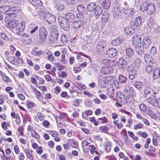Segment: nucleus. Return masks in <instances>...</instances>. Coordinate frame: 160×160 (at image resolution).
I'll use <instances>...</instances> for the list:
<instances>
[{
  "instance_id": "f257e3e1",
  "label": "nucleus",
  "mask_w": 160,
  "mask_h": 160,
  "mask_svg": "<svg viewBox=\"0 0 160 160\" xmlns=\"http://www.w3.org/2000/svg\"><path fill=\"white\" fill-rule=\"evenodd\" d=\"M122 11L124 14V16L125 19L128 21H131L132 20L135 16V12L133 8H123Z\"/></svg>"
},
{
  "instance_id": "f03ea898",
  "label": "nucleus",
  "mask_w": 160,
  "mask_h": 160,
  "mask_svg": "<svg viewBox=\"0 0 160 160\" xmlns=\"http://www.w3.org/2000/svg\"><path fill=\"white\" fill-rule=\"evenodd\" d=\"M58 32L55 29L52 28L51 31V34L50 38V40L53 43H56L57 44H59V45H61L60 41H58Z\"/></svg>"
},
{
  "instance_id": "7ed1b4c3",
  "label": "nucleus",
  "mask_w": 160,
  "mask_h": 160,
  "mask_svg": "<svg viewBox=\"0 0 160 160\" xmlns=\"http://www.w3.org/2000/svg\"><path fill=\"white\" fill-rule=\"evenodd\" d=\"M58 21L59 24L63 29L66 31L69 30V24L65 18L62 16H59Z\"/></svg>"
},
{
  "instance_id": "20e7f679",
  "label": "nucleus",
  "mask_w": 160,
  "mask_h": 160,
  "mask_svg": "<svg viewBox=\"0 0 160 160\" xmlns=\"http://www.w3.org/2000/svg\"><path fill=\"white\" fill-rule=\"evenodd\" d=\"M133 66H130L128 68V71L129 72V78L132 80L137 76V68H134Z\"/></svg>"
},
{
  "instance_id": "39448f33",
  "label": "nucleus",
  "mask_w": 160,
  "mask_h": 160,
  "mask_svg": "<svg viewBox=\"0 0 160 160\" xmlns=\"http://www.w3.org/2000/svg\"><path fill=\"white\" fill-rule=\"evenodd\" d=\"M44 20L50 24L53 23L56 19L53 15L49 13H46L44 16Z\"/></svg>"
},
{
  "instance_id": "423d86ee",
  "label": "nucleus",
  "mask_w": 160,
  "mask_h": 160,
  "mask_svg": "<svg viewBox=\"0 0 160 160\" xmlns=\"http://www.w3.org/2000/svg\"><path fill=\"white\" fill-rule=\"evenodd\" d=\"M47 35L46 29L43 26L41 27L39 29V38L44 41L46 38Z\"/></svg>"
},
{
  "instance_id": "0eeeda50",
  "label": "nucleus",
  "mask_w": 160,
  "mask_h": 160,
  "mask_svg": "<svg viewBox=\"0 0 160 160\" xmlns=\"http://www.w3.org/2000/svg\"><path fill=\"white\" fill-rule=\"evenodd\" d=\"M112 76H107L103 78L100 82V86L103 88L106 87L109 84V82L111 83V80H112Z\"/></svg>"
},
{
  "instance_id": "6e6552de",
  "label": "nucleus",
  "mask_w": 160,
  "mask_h": 160,
  "mask_svg": "<svg viewBox=\"0 0 160 160\" xmlns=\"http://www.w3.org/2000/svg\"><path fill=\"white\" fill-rule=\"evenodd\" d=\"M146 100L147 102L152 105L154 106H156L157 101L158 99H157L156 96L154 95H151L148 97H147Z\"/></svg>"
},
{
  "instance_id": "1a4fd4ad",
  "label": "nucleus",
  "mask_w": 160,
  "mask_h": 160,
  "mask_svg": "<svg viewBox=\"0 0 160 160\" xmlns=\"http://www.w3.org/2000/svg\"><path fill=\"white\" fill-rule=\"evenodd\" d=\"M117 53V50L114 48H112L107 51L106 54L108 57L112 58L115 56Z\"/></svg>"
},
{
  "instance_id": "9d476101",
  "label": "nucleus",
  "mask_w": 160,
  "mask_h": 160,
  "mask_svg": "<svg viewBox=\"0 0 160 160\" xmlns=\"http://www.w3.org/2000/svg\"><path fill=\"white\" fill-rule=\"evenodd\" d=\"M106 42L103 40H100L96 46V48L98 52H101L103 50V49L106 46Z\"/></svg>"
},
{
  "instance_id": "9b49d317",
  "label": "nucleus",
  "mask_w": 160,
  "mask_h": 160,
  "mask_svg": "<svg viewBox=\"0 0 160 160\" xmlns=\"http://www.w3.org/2000/svg\"><path fill=\"white\" fill-rule=\"evenodd\" d=\"M85 24V22L83 21L79 20L75 22L72 23V26L73 27V28L75 30H77L79 28L83 26Z\"/></svg>"
},
{
  "instance_id": "f8f14e48",
  "label": "nucleus",
  "mask_w": 160,
  "mask_h": 160,
  "mask_svg": "<svg viewBox=\"0 0 160 160\" xmlns=\"http://www.w3.org/2000/svg\"><path fill=\"white\" fill-rule=\"evenodd\" d=\"M18 22L16 20H14L9 22L7 24V27H9L10 28H15L18 29L17 25Z\"/></svg>"
},
{
  "instance_id": "ddd939ff",
  "label": "nucleus",
  "mask_w": 160,
  "mask_h": 160,
  "mask_svg": "<svg viewBox=\"0 0 160 160\" xmlns=\"http://www.w3.org/2000/svg\"><path fill=\"white\" fill-rule=\"evenodd\" d=\"M53 4L55 8L59 11L62 10L64 9V5L61 3L58 0L54 1L53 2Z\"/></svg>"
},
{
  "instance_id": "4468645a",
  "label": "nucleus",
  "mask_w": 160,
  "mask_h": 160,
  "mask_svg": "<svg viewBox=\"0 0 160 160\" xmlns=\"http://www.w3.org/2000/svg\"><path fill=\"white\" fill-rule=\"evenodd\" d=\"M147 12L149 14H154L156 11V8L155 5L151 3H149V5L148 7Z\"/></svg>"
},
{
  "instance_id": "2eb2a0df",
  "label": "nucleus",
  "mask_w": 160,
  "mask_h": 160,
  "mask_svg": "<svg viewBox=\"0 0 160 160\" xmlns=\"http://www.w3.org/2000/svg\"><path fill=\"white\" fill-rule=\"evenodd\" d=\"M143 47L145 48H147L151 44V39L148 37H145L143 40Z\"/></svg>"
},
{
  "instance_id": "dca6fc26",
  "label": "nucleus",
  "mask_w": 160,
  "mask_h": 160,
  "mask_svg": "<svg viewBox=\"0 0 160 160\" xmlns=\"http://www.w3.org/2000/svg\"><path fill=\"white\" fill-rule=\"evenodd\" d=\"M14 7L10 8L6 12V15L8 16V17L11 18H15L16 17V14L15 13V11H14Z\"/></svg>"
},
{
  "instance_id": "f3484780",
  "label": "nucleus",
  "mask_w": 160,
  "mask_h": 160,
  "mask_svg": "<svg viewBox=\"0 0 160 160\" xmlns=\"http://www.w3.org/2000/svg\"><path fill=\"white\" fill-rule=\"evenodd\" d=\"M135 50L139 54H142L144 52V47L141 45H138L136 44L135 46Z\"/></svg>"
},
{
  "instance_id": "a211bd4d",
  "label": "nucleus",
  "mask_w": 160,
  "mask_h": 160,
  "mask_svg": "<svg viewBox=\"0 0 160 160\" xmlns=\"http://www.w3.org/2000/svg\"><path fill=\"white\" fill-rule=\"evenodd\" d=\"M115 16L118 18H120L122 16L121 9L119 7L114 8L113 10Z\"/></svg>"
},
{
  "instance_id": "6ab92c4d",
  "label": "nucleus",
  "mask_w": 160,
  "mask_h": 160,
  "mask_svg": "<svg viewBox=\"0 0 160 160\" xmlns=\"http://www.w3.org/2000/svg\"><path fill=\"white\" fill-rule=\"evenodd\" d=\"M93 11L95 15L99 16L102 13V9L100 6L97 5Z\"/></svg>"
},
{
  "instance_id": "aec40b11",
  "label": "nucleus",
  "mask_w": 160,
  "mask_h": 160,
  "mask_svg": "<svg viewBox=\"0 0 160 160\" xmlns=\"http://www.w3.org/2000/svg\"><path fill=\"white\" fill-rule=\"evenodd\" d=\"M67 19L70 22L72 23L74 22L75 17V16L72 13H69L65 15Z\"/></svg>"
},
{
  "instance_id": "412c9836",
  "label": "nucleus",
  "mask_w": 160,
  "mask_h": 160,
  "mask_svg": "<svg viewBox=\"0 0 160 160\" xmlns=\"http://www.w3.org/2000/svg\"><path fill=\"white\" fill-rule=\"evenodd\" d=\"M97 6L95 2H91L87 5V9L89 12L93 11L96 6Z\"/></svg>"
},
{
  "instance_id": "4be33fe9",
  "label": "nucleus",
  "mask_w": 160,
  "mask_h": 160,
  "mask_svg": "<svg viewBox=\"0 0 160 160\" xmlns=\"http://www.w3.org/2000/svg\"><path fill=\"white\" fill-rule=\"evenodd\" d=\"M141 36L139 34H136L134 35L132 38V41L133 42H134L133 44H136L137 43L139 44L141 43Z\"/></svg>"
},
{
  "instance_id": "5701e85b",
  "label": "nucleus",
  "mask_w": 160,
  "mask_h": 160,
  "mask_svg": "<svg viewBox=\"0 0 160 160\" xmlns=\"http://www.w3.org/2000/svg\"><path fill=\"white\" fill-rule=\"evenodd\" d=\"M111 0H104L101 3L102 6L104 9H108L111 5Z\"/></svg>"
},
{
  "instance_id": "b1692460",
  "label": "nucleus",
  "mask_w": 160,
  "mask_h": 160,
  "mask_svg": "<svg viewBox=\"0 0 160 160\" xmlns=\"http://www.w3.org/2000/svg\"><path fill=\"white\" fill-rule=\"evenodd\" d=\"M122 41V39L120 38H118L116 39L112 40L111 43L113 46H115L120 45Z\"/></svg>"
},
{
  "instance_id": "393cba45",
  "label": "nucleus",
  "mask_w": 160,
  "mask_h": 160,
  "mask_svg": "<svg viewBox=\"0 0 160 160\" xmlns=\"http://www.w3.org/2000/svg\"><path fill=\"white\" fill-rule=\"evenodd\" d=\"M153 74V78L154 79H156L158 78L160 74V70L158 68H154Z\"/></svg>"
},
{
  "instance_id": "a878e982",
  "label": "nucleus",
  "mask_w": 160,
  "mask_h": 160,
  "mask_svg": "<svg viewBox=\"0 0 160 160\" xmlns=\"http://www.w3.org/2000/svg\"><path fill=\"white\" fill-rule=\"evenodd\" d=\"M18 29H16L18 31L22 32L25 28V23L24 21L21 22L18 25Z\"/></svg>"
},
{
  "instance_id": "bb28decb",
  "label": "nucleus",
  "mask_w": 160,
  "mask_h": 160,
  "mask_svg": "<svg viewBox=\"0 0 160 160\" xmlns=\"http://www.w3.org/2000/svg\"><path fill=\"white\" fill-rule=\"evenodd\" d=\"M124 30L125 33L127 35H131L134 33V30L131 27H126L124 28Z\"/></svg>"
},
{
  "instance_id": "cd10ccee",
  "label": "nucleus",
  "mask_w": 160,
  "mask_h": 160,
  "mask_svg": "<svg viewBox=\"0 0 160 160\" xmlns=\"http://www.w3.org/2000/svg\"><path fill=\"white\" fill-rule=\"evenodd\" d=\"M10 8V6L7 5H5L0 7V12L4 13L7 12Z\"/></svg>"
},
{
  "instance_id": "c85d7f7f",
  "label": "nucleus",
  "mask_w": 160,
  "mask_h": 160,
  "mask_svg": "<svg viewBox=\"0 0 160 160\" xmlns=\"http://www.w3.org/2000/svg\"><path fill=\"white\" fill-rule=\"evenodd\" d=\"M149 3L144 2L140 6V10L142 12H145L148 10Z\"/></svg>"
},
{
  "instance_id": "c756f323",
  "label": "nucleus",
  "mask_w": 160,
  "mask_h": 160,
  "mask_svg": "<svg viewBox=\"0 0 160 160\" xmlns=\"http://www.w3.org/2000/svg\"><path fill=\"white\" fill-rule=\"evenodd\" d=\"M133 86L138 89L140 90L142 88L143 85L142 82L137 81L134 83Z\"/></svg>"
},
{
  "instance_id": "7c9ffc66",
  "label": "nucleus",
  "mask_w": 160,
  "mask_h": 160,
  "mask_svg": "<svg viewBox=\"0 0 160 160\" xmlns=\"http://www.w3.org/2000/svg\"><path fill=\"white\" fill-rule=\"evenodd\" d=\"M107 95L110 98L113 97L115 95L114 89L112 87L107 88Z\"/></svg>"
},
{
  "instance_id": "2f4dec72",
  "label": "nucleus",
  "mask_w": 160,
  "mask_h": 160,
  "mask_svg": "<svg viewBox=\"0 0 160 160\" xmlns=\"http://www.w3.org/2000/svg\"><path fill=\"white\" fill-rule=\"evenodd\" d=\"M29 1L31 4L35 6L38 7L42 5L40 0H29Z\"/></svg>"
},
{
  "instance_id": "473e14b6",
  "label": "nucleus",
  "mask_w": 160,
  "mask_h": 160,
  "mask_svg": "<svg viewBox=\"0 0 160 160\" xmlns=\"http://www.w3.org/2000/svg\"><path fill=\"white\" fill-rule=\"evenodd\" d=\"M109 17V13L107 12H105L102 15V20L103 22H106L108 21Z\"/></svg>"
},
{
  "instance_id": "72a5a7b5",
  "label": "nucleus",
  "mask_w": 160,
  "mask_h": 160,
  "mask_svg": "<svg viewBox=\"0 0 160 160\" xmlns=\"http://www.w3.org/2000/svg\"><path fill=\"white\" fill-rule=\"evenodd\" d=\"M152 63H150L149 64L147 65L145 67V69L146 72L148 73H150L152 72L154 66L153 65H151Z\"/></svg>"
},
{
  "instance_id": "f704fd0d",
  "label": "nucleus",
  "mask_w": 160,
  "mask_h": 160,
  "mask_svg": "<svg viewBox=\"0 0 160 160\" xmlns=\"http://www.w3.org/2000/svg\"><path fill=\"white\" fill-rule=\"evenodd\" d=\"M118 81L121 83H123L127 81V78L124 76L120 75L118 77Z\"/></svg>"
},
{
  "instance_id": "c9c22d12",
  "label": "nucleus",
  "mask_w": 160,
  "mask_h": 160,
  "mask_svg": "<svg viewBox=\"0 0 160 160\" xmlns=\"http://www.w3.org/2000/svg\"><path fill=\"white\" fill-rule=\"evenodd\" d=\"M68 40V38L64 34H62L61 37V40L60 42L61 44V43H64L67 42Z\"/></svg>"
},
{
  "instance_id": "e433bc0d",
  "label": "nucleus",
  "mask_w": 160,
  "mask_h": 160,
  "mask_svg": "<svg viewBox=\"0 0 160 160\" xmlns=\"http://www.w3.org/2000/svg\"><path fill=\"white\" fill-rule=\"evenodd\" d=\"M144 58L146 62L147 63L150 62V63H153V62H152L151 60L152 59L151 57L148 54H145L144 56Z\"/></svg>"
},
{
  "instance_id": "4c0bfd02",
  "label": "nucleus",
  "mask_w": 160,
  "mask_h": 160,
  "mask_svg": "<svg viewBox=\"0 0 160 160\" xmlns=\"http://www.w3.org/2000/svg\"><path fill=\"white\" fill-rule=\"evenodd\" d=\"M140 65V60L139 59H137L135 61L134 63L132 64L131 66H133L134 68H137V70H138V67Z\"/></svg>"
},
{
  "instance_id": "58836bf2",
  "label": "nucleus",
  "mask_w": 160,
  "mask_h": 160,
  "mask_svg": "<svg viewBox=\"0 0 160 160\" xmlns=\"http://www.w3.org/2000/svg\"><path fill=\"white\" fill-rule=\"evenodd\" d=\"M126 53L128 57H131L133 56V52L131 48H129L126 50Z\"/></svg>"
},
{
  "instance_id": "ea45409f",
  "label": "nucleus",
  "mask_w": 160,
  "mask_h": 160,
  "mask_svg": "<svg viewBox=\"0 0 160 160\" xmlns=\"http://www.w3.org/2000/svg\"><path fill=\"white\" fill-rule=\"evenodd\" d=\"M119 63L122 65V67L125 68L126 66L127 62V61L124 60V59L123 58H121L119 59Z\"/></svg>"
},
{
  "instance_id": "a19ab883",
  "label": "nucleus",
  "mask_w": 160,
  "mask_h": 160,
  "mask_svg": "<svg viewBox=\"0 0 160 160\" xmlns=\"http://www.w3.org/2000/svg\"><path fill=\"white\" fill-rule=\"evenodd\" d=\"M31 133L32 136L36 139H38L39 138L40 136L39 134L35 130L32 132Z\"/></svg>"
},
{
  "instance_id": "79ce46f5",
  "label": "nucleus",
  "mask_w": 160,
  "mask_h": 160,
  "mask_svg": "<svg viewBox=\"0 0 160 160\" xmlns=\"http://www.w3.org/2000/svg\"><path fill=\"white\" fill-rule=\"evenodd\" d=\"M134 20L136 21L137 25L139 26L141 24L142 21V19L141 17L139 16L135 18Z\"/></svg>"
},
{
  "instance_id": "37998d69",
  "label": "nucleus",
  "mask_w": 160,
  "mask_h": 160,
  "mask_svg": "<svg viewBox=\"0 0 160 160\" xmlns=\"http://www.w3.org/2000/svg\"><path fill=\"white\" fill-rule=\"evenodd\" d=\"M139 108L140 110L142 112H145L146 111L147 106L144 103L140 104Z\"/></svg>"
},
{
  "instance_id": "c03bdc74",
  "label": "nucleus",
  "mask_w": 160,
  "mask_h": 160,
  "mask_svg": "<svg viewBox=\"0 0 160 160\" xmlns=\"http://www.w3.org/2000/svg\"><path fill=\"white\" fill-rule=\"evenodd\" d=\"M128 133L130 137L132 138L134 140L137 141L138 140V138L137 137L135 136L133 133L132 132L128 131Z\"/></svg>"
},
{
  "instance_id": "a18cd8bd",
  "label": "nucleus",
  "mask_w": 160,
  "mask_h": 160,
  "mask_svg": "<svg viewBox=\"0 0 160 160\" xmlns=\"http://www.w3.org/2000/svg\"><path fill=\"white\" fill-rule=\"evenodd\" d=\"M24 152L28 156V158L30 159H32L33 157L32 156V154L30 153L29 149H26L24 150Z\"/></svg>"
},
{
  "instance_id": "49530a36",
  "label": "nucleus",
  "mask_w": 160,
  "mask_h": 160,
  "mask_svg": "<svg viewBox=\"0 0 160 160\" xmlns=\"http://www.w3.org/2000/svg\"><path fill=\"white\" fill-rule=\"evenodd\" d=\"M34 92L37 98L39 99L41 98V94L39 91L36 89H35L34 90Z\"/></svg>"
},
{
  "instance_id": "de8ad7c7",
  "label": "nucleus",
  "mask_w": 160,
  "mask_h": 160,
  "mask_svg": "<svg viewBox=\"0 0 160 160\" xmlns=\"http://www.w3.org/2000/svg\"><path fill=\"white\" fill-rule=\"evenodd\" d=\"M151 90L152 91V89L149 87H146L145 88L144 92L145 94L150 93Z\"/></svg>"
},
{
  "instance_id": "09e8293b",
  "label": "nucleus",
  "mask_w": 160,
  "mask_h": 160,
  "mask_svg": "<svg viewBox=\"0 0 160 160\" xmlns=\"http://www.w3.org/2000/svg\"><path fill=\"white\" fill-rule=\"evenodd\" d=\"M137 134H139L140 136L142 137L145 138H146L148 136V135L147 133L145 132H141V131H139L137 132Z\"/></svg>"
},
{
  "instance_id": "8fccbe9b",
  "label": "nucleus",
  "mask_w": 160,
  "mask_h": 160,
  "mask_svg": "<svg viewBox=\"0 0 160 160\" xmlns=\"http://www.w3.org/2000/svg\"><path fill=\"white\" fill-rule=\"evenodd\" d=\"M130 25L131 26V27L134 30L135 29L136 27L138 26V25H137L136 22V21H135L134 20L131 22Z\"/></svg>"
},
{
  "instance_id": "3c124183",
  "label": "nucleus",
  "mask_w": 160,
  "mask_h": 160,
  "mask_svg": "<svg viewBox=\"0 0 160 160\" xmlns=\"http://www.w3.org/2000/svg\"><path fill=\"white\" fill-rule=\"evenodd\" d=\"M49 133L53 137H56V136L59 135L58 133L57 132L54 131H49Z\"/></svg>"
},
{
  "instance_id": "603ef678",
  "label": "nucleus",
  "mask_w": 160,
  "mask_h": 160,
  "mask_svg": "<svg viewBox=\"0 0 160 160\" xmlns=\"http://www.w3.org/2000/svg\"><path fill=\"white\" fill-rule=\"evenodd\" d=\"M156 48L155 47H152L151 49L150 52L151 54L155 55L156 53Z\"/></svg>"
},
{
  "instance_id": "864d4df0",
  "label": "nucleus",
  "mask_w": 160,
  "mask_h": 160,
  "mask_svg": "<svg viewBox=\"0 0 160 160\" xmlns=\"http://www.w3.org/2000/svg\"><path fill=\"white\" fill-rule=\"evenodd\" d=\"M143 125L142 123H138L137 124L135 125L134 127V129L135 130H137L141 128H142Z\"/></svg>"
},
{
  "instance_id": "5fc2aeb1",
  "label": "nucleus",
  "mask_w": 160,
  "mask_h": 160,
  "mask_svg": "<svg viewBox=\"0 0 160 160\" xmlns=\"http://www.w3.org/2000/svg\"><path fill=\"white\" fill-rule=\"evenodd\" d=\"M37 114L38 116V117L39 120L41 121H42L43 120H44V116H43L42 113L39 112H38L37 113Z\"/></svg>"
},
{
  "instance_id": "6e6d98bb",
  "label": "nucleus",
  "mask_w": 160,
  "mask_h": 160,
  "mask_svg": "<svg viewBox=\"0 0 160 160\" xmlns=\"http://www.w3.org/2000/svg\"><path fill=\"white\" fill-rule=\"evenodd\" d=\"M121 134L122 135L123 138L124 140H125L126 142L127 141V139L128 138V136L127 135V134L126 132H125L124 131H122L121 132Z\"/></svg>"
},
{
  "instance_id": "4d7b16f0",
  "label": "nucleus",
  "mask_w": 160,
  "mask_h": 160,
  "mask_svg": "<svg viewBox=\"0 0 160 160\" xmlns=\"http://www.w3.org/2000/svg\"><path fill=\"white\" fill-rule=\"evenodd\" d=\"M71 146L74 148H77L78 146V142L76 141H73L72 143H71Z\"/></svg>"
},
{
  "instance_id": "13d9d810",
  "label": "nucleus",
  "mask_w": 160,
  "mask_h": 160,
  "mask_svg": "<svg viewBox=\"0 0 160 160\" xmlns=\"http://www.w3.org/2000/svg\"><path fill=\"white\" fill-rule=\"evenodd\" d=\"M0 37L5 40H7L8 39V38L7 36L6 35L5 33H2L0 34Z\"/></svg>"
},
{
  "instance_id": "bf43d9fd",
  "label": "nucleus",
  "mask_w": 160,
  "mask_h": 160,
  "mask_svg": "<svg viewBox=\"0 0 160 160\" xmlns=\"http://www.w3.org/2000/svg\"><path fill=\"white\" fill-rule=\"evenodd\" d=\"M61 59L60 60L61 62L63 64H65L67 63V62L65 59V55L64 54H62L61 55Z\"/></svg>"
},
{
  "instance_id": "052dcab7",
  "label": "nucleus",
  "mask_w": 160,
  "mask_h": 160,
  "mask_svg": "<svg viewBox=\"0 0 160 160\" xmlns=\"http://www.w3.org/2000/svg\"><path fill=\"white\" fill-rule=\"evenodd\" d=\"M66 2L67 4L72 5L75 3L74 0H66Z\"/></svg>"
},
{
  "instance_id": "680f3d73",
  "label": "nucleus",
  "mask_w": 160,
  "mask_h": 160,
  "mask_svg": "<svg viewBox=\"0 0 160 160\" xmlns=\"http://www.w3.org/2000/svg\"><path fill=\"white\" fill-rule=\"evenodd\" d=\"M34 53H33L32 54L34 55H37L38 56H39L41 54H43V52L42 51H37L36 52H34Z\"/></svg>"
},
{
  "instance_id": "e2e57ef3",
  "label": "nucleus",
  "mask_w": 160,
  "mask_h": 160,
  "mask_svg": "<svg viewBox=\"0 0 160 160\" xmlns=\"http://www.w3.org/2000/svg\"><path fill=\"white\" fill-rule=\"evenodd\" d=\"M49 124V122L47 120H45L43 122V125L44 127L46 128L48 127Z\"/></svg>"
},
{
  "instance_id": "0e129e2a",
  "label": "nucleus",
  "mask_w": 160,
  "mask_h": 160,
  "mask_svg": "<svg viewBox=\"0 0 160 160\" xmlns=\"http://www.w3.org/2000/svg\"><path fill=\"white\" fill-rule=\"evenodd\" d=\"M6 160H14L15 157L9 155L8 157L4 156Z\"/></svg>"
},
{
  "instance_id": "69168bd1",
  "label": "nucleus",
  "mask_w": 160,
  "mask_h": 160,
  "mask_svg": "<svg viewBox=\"0 0 160 160\" xmlns=\"http://www.w3.org/2000/svg\"><path fill=\"white\" fill-rule=\"evenodd\" d=\"M14 149L16 154H18L19 152V150L18 147L15 145L14 146Z\"/></svg>"
},
{
  "instance_id": "338daca9",
  "label": "nucleus",
  "mask_w": 160,
  "mask_h": 160,
  "mask_svg": "<svg viewBox=\"0 0 160 160\" xmlns=\"http://www.w3.org/2000/svg\"><path fill=\"white\" fill-rule=\"evenodd\" d=\"M111 149V146L110 144L107 145L105 148V150L107 152H109Z\"/></svg>"
},
{
  "instance_id": "774afa93",
  "label": "nucleus",
  "mask_w": 160,
  "mask_h": 160,
  "mask_svg": "<svg viewBox=\"0 0 160 160\" xmlns=\"http://www.w3.org/2000/svg\"><path fill=\"white\" fill-rule=\"evenodd\" d=\"M61 89L60 87H57L54 88V91L56 94H58L61 91Z\"/></svg>"
}]
</instances>
